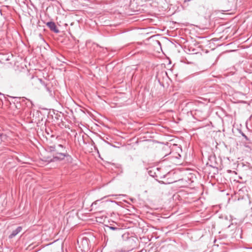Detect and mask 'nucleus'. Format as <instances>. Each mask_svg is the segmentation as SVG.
<instances>
[{
	"label": "nucleus",
	"instance_id": "obj_1",
	"mask_svg": "<svg viewBox=\"0 0 252 252\" xmlns=\"http://www.w3.org/2000/svg\"><path fill=\"white\" fill-rule=\"evenodd\" d=\"M47 151L53 153V158L47 160L48 162H55L63 160L65 158H70L65 150V147L62 144L57 146H50L47 147Z\"/></svg>",
	"mask_w": 252,
	"mask_h": 252
},
{
	"label": "nucleus",
	"instance_id": "obj_2",
	"mask_svg": "<svg viewBox=\"0 0 252 252\" xmlns=\"http://www.w3.org/2000/svg\"><path fill=\"white\" fill-rule=\"evenodd\" d=\"M102 202H100V200H97L94 202H93L91 205L92 210H94L96 211H101L102 209V207H101V205Z\"/></svg>",
	"mask_w": 252,
	"mask_h": 252
},
{
	"label": "nucleus",
	"instance_id": "obj_3",
	"mask_svg": "<svg viewBox=\"0 0 252 252\" xmlns=\"http://www.w3.org/2000/svg\"><path fill=\"white\" fill-rule=\"evenodd\" d=\"M46 25L50 29L51 31H53L55 33H59V30L57 28L55 23L53 22H49L46 23Z\"/></svg>",
	"mask_w": 252,
	"mask_h": 252
},
{
	"label": "nucleus",
	"instance_id": "obj_4",
	"mask_svg": "<svg viewBox=\"0 0 252 252\" xmlns=\"http://www.w3.org/2000/svg\"><path fill=\"white\" fill-rule=\"evenodd\" d=\"M22 228L21 226H18L15 230H13L11 234L9 236V238L11 239L16 236L19 232L21 231Z\"/></svg>",
	"mask_w": 252,
	"mask_h": 252
},
{
	"label": "nucleus",
	"instance_id": "obj_5",
	"mask_svg": "<svg viewBox=\"0 0 252 252\" xmlns=\"http://www.w3.org/2000/svg\"><path fill=\"white\" fill-rule=\"evenodd\" d=\"M38 80L40 82V83L45 87L46 91L49 93L51 94L52 91L50 89L49 87L47 86V85L41 79H38Z\"/></svg>",
	"mask_w": 252,
	"mask_h": 252
},
{
	"label": "nucleus",
	"instance_id": "obj_6",
	"mask_svg": "<svg viewBox=\"0 0 252 252\" xmlns=\"http://www.w3.org/2000/svg\"><path fill=\"white\" fill-rule=\"evenodd\" d=\"M109 228L113 230H118L119 229L117 227H113V226H109Z\"/></svg>",
	"mask_w": 252,
	"mask_h": 252
},
{
	"label": "nucleus",
	"instance_id": "obj_7",
	"mask_svg": "<svg viewBox=\"0 0 252 252\" xmlns=\"http://www.w3.org/2000/svg\"><path fill=\"white\" fill-rule=\"evenodd\" d=\"M242 136L246 139V140H249V138H248V137L244 133H242Z\"/></svg>",
	"mask_w": 252,
	"mask_h": 252
},
{
	"label": "nucleus",
	"instance_id": "obj_8",
	"mask_svg": "<svg viewBox=\"0 0 252 252\" xmlns=\"http://www.w3.org/2000/svg\"><path fill=\"white\" fill-rule=\"evenodd\" d=\"M246 147H249L248 145H245Z\"/></svg>",
	"mask_w": 252,
	"mask_h": 252
},
{
	"label": "nucleus",
	"instance_id": "obj_9",
	"mask_svg": "<svg viewBox=\"0 0 252 252\" xmlns=\"http://www.w3.org/2000/svg\"><path fill=\"white\" fill-rule=\"evenodd\" d=\"M246 147H249L248 145H245Z\"/></svg>",
	"mask_w": 252,
	"mask_h": 252
}]
</instances>
